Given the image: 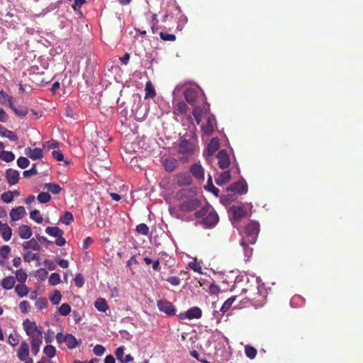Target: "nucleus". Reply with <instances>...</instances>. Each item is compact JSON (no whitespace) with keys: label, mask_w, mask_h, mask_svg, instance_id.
Instances as JSON below:
<instances>
[{"label":"nucleus","mask_w":363,"mask_h":363,"mask_svg":"<svg viewBox=\"0 0 363 363\" xmlns=\"http://www.w3.org/2000/svg\"><path fill=\"white\" fill-rule=\"evenodd\" d=\"M240 282L236 281L233 285V290L241 289L240 295L247 294L245 298L254 306H262L264 303L268 293L263 284H259L257 281L255 284L247 282L243 287L240 286Z\"/></svg>","instance_id":"f257e3e1"},{"label":"nucleus","mask_w":363,"mask_h":363,"mask_svg":"<svg viewBox=\"0 0 363 363\" xmlns=\"http://www.w3.org/2000/svg\"><path fill=\"white\" fill-rule=\"evenodd\" d=\"M26 333L29 336L31 352L36 355L39 351L40 345L43 343V332L40 327L36 325L35 322L26 319L23 323Z\"/></svg>","instance_id":"f03ea898"},{"label":"nucleus","mask_w":363,"mask_h":363,"mask_svg":"<svg viewBox=\"0 0 363 363\" xmlns=\"http://www.w3.org/2000/svg\"><path fill=\"white\" fill-rule=\"evenodd\" d=\"M190 191L183 189L177 194V199L180 200L179 209L184 212H190L196 210L201 205L200 201L196 196L187 197Z\"/></svg>","instance_id":"7ed1b4c3"},{"label":"nucleus","mask_w":363,"mask_h":363,"mask_svg":"<svg viewBox=\"0 0 363 363\" xmlns=\"http://www.w3.org/2000/svg\"><path fill=\"white\" fill-rule=\"evenodd\" d=\"M196 218H202V224L206 228L214 226L218 221L217 213L210 206L201 208L195 213Z\"/></svg>","instance_id":"20e7f679"},{"label":"nucleus","mask_w":363,"mask_h":363,"mask_svg":"<svg viewBox=\"0 0 363 363\" xmlns=\"http://www.w3.org/2000/svg\"><path fill=\"white\" fill-rule=\"evenodd\" d=\"M259 233V224L257 221H250L245 228L240 245H245L247 242L255 244Z\"/></svg>","instance_id":"39448f33"},{"label":"nucleus","mask_w":363,"mask_h":363,"mask_svg":"<svg viewBox=\"0 0 363 363\" xmlns=\"http://www.w3.org/2000/svg\"><path fill=\"white\" fill-rule=\"evenodd\" d=\"M56 340L60 344L65 343L69 349H74L79 344L72 334L63 335L62 333H58L56 335Z\"/></svg>","instance_id":"423d86ee"},{"label":"nucleus","mask_w":363,"mask_h":363,"mask_svg":"<svg viewBox=\"0 0 363 363\" xmlns=\"http://www.w3.org/2000/svg\"><path fill=\"white\" fill-rule=\"evenodd\" d=\"M201 94V90L199 87H189L186 88L184 92L186 101L191 106L196 104L199 95Z\"/></svg>","instance_id":"0eeeda50"},{"label":"nucleus","mask_w":363,"mask_h":363,"mask_svg":"<svg viewBox=\"0 0 363 363\" xmlns=\"http://www.w3.org/2000/svg\"><path fill=\"white\" fill-rule=\"evenodd\" d=\"M157 306L161 312L164 313L167 315L172 316L176 313V308L172 303L167 300H159L157 301Z\"/></svg>","instance_id":"6e6552de"},{"label":"nucleus","mask_w":363,"mask_h":363,"mask_svg":"<svg viewBox=\"0 0 363 363\" xmlns=\"http://www.w3.org/2000/svg\"><path fill=\"white\" fill-rule=\"evenodd\" d=\"M195 149L194 145L186 139L181 140L178 145V152L179 154L191 155Z\"/></svg>","instance_id":"1a4fd4ad"},{"label":"nucleus","mask_w":363,"mask_h":363,"mask_svg":"<svg viewBox=\"0 0 363 363\" xmlns=\"http://www.w3.org/2000/svg\"><path fill=\"white\" fill-rule=\"evenodd\" d=\"M209 111V105L207 103H203L202 106H196L192 111V114L199 125L201 121L203 115L208 113Z\"/></svg>","instance_id":"9d476101"},{"label":"nucleus","mask_w":363,"mask_h":363,"mask_svg":"<svg viewBox=\"0 0 363 363\" xmlns=\"http://www.w3.org/2000/svg\"><path fill=\"white\" fill-rule=\"evenodd\" d=\"M176 184L179 186H189L192 183L191 177L186 172H179L174 177Z\"/></svg>","instance_id":"9b49d317"},{"label":"nucleus","mask_w":363,"mask_h":363,"mask_svg":"<svg viewBox=\"0 0 363 363\" xmlns=\"http://www.w3.org/2000/svg\"><path fill=\"white\" fill-rule=\"evenodd\" d=\"M227 191H231L234 193H238L240 194H246L247 191V186L245 182H236L230 184L227 187Z\"/></svg>","instance_id":"f8f14e48"},{"label":"nucleus","mask_w":363,"mask_h":363,"mask_svg":"<svg viewBox=\"0 0 363 363\" xmlns=\"http://www.w3.org/2000/svg\"><path fill=\"white\" fill-rule=\"evenodd\" d=\"M218 167L222 169L228 168L230 164L229 155L225 150H220L217 154Z\"/></svg>","instance_id":"ddd939ff"},{"label":"nucleus","mask_w":363,"mask_h":363,"mask_svg":"<svg viewBox=\"0 0 363 363\" xmlns=\"http://www.w3.org/2000/svg\"><path fill=\"white\" fill-rule=\"evenodd\" d=\"M161 163L164 167L165 171L172 172L174 171L179 166L178 161L173 157H165L161 160Z\"/></svg>","instance_id":"4468645a"},{"label":"nucleus","mask_w":363,"mask_h":363,"mask_svg":"<svg viewBox=\"0 0 363 363\" xmlns=\"http://www.w3.org/2000/svg\"><path fill=\"white\" fill-rule=\"evenodd\" d=\"M201 315L202 311L199 307H192L189 308L185 313H181L179 317L182 320L185 318L191 320L194 318H199L201 317Z\"/></svg>","instance_id":"2eb2a0df"},{"label":"nucleus","mask_w":363,"mask_h":363,"mask_svg":"<svg viewBox=\"0 0 363 363\" xmlns=\"http://www.w3.org/2000/svg\"><path fill=\"white\" fill-rule=\"evenodd\" d=\"M6 179L9 185L16 184L19 181L20 174L18 171L13 169H8L6 171Z\"/></svg>","instance_id":"dca6fc26"},{"label":"nucleus","mask_w":363,"mask_h":363,"mask_svg":"<svg viewBox=\"0 0 363 363\" xmlns=\"http://www.w3.org/2000/svg\"><path fill=\"white\" fill-rule=\"evenodd\" d=\"M18 358L21 362H25L28 359L29 356V347L26 341H23L17 352Z\"/></svg>","instance_id":"f3484780"},{"label":"nucleus","mask_w":363,"mask_h":363,"mask_svg":"<svg viewBox=\"0 0 363 363\" xmlns=\"http://www.w3.org/2000/svg\"><path fill=\"white\" fill-rule=\"evenodd\" d=\"M190 173L198 180L204 179V169L198 163L192 164L190 167Z\"/></svg>","instance_id":"a211bd4d"},{"label":"nucleus","mask_w":363,"mask_h":363,"mask_svg":"<svg viewBox=\"0 0 363 363\" xmlns=\"http://www.w3.org/2000/svg\"><path fill=\"white\" fill-rule=\"evenodd\" d=\"M230 212L235 220H240L242 218L247 216V211L242 206H233L230 208Z\"/></svg>","instance_id":"6ab92c4d"},{"label":"nucleus","mask_w":363,"mask_h":363,"mask_svg":"<svg viewBox=\"0 0 363 363\" xmlns=\"http://www.w3.org/2000/svg\"><path fill=\"white\" fill-rule=\"evenodd\" d=\"M25 153L28 157H30V159H32L33 160H40L44 156L43 150L38 147H36L34 149H32L29 147H26L25 149Z\"/></svg>","instance_id":"aec40b11"},{"label":"nucleus","mask_w":363,"mask_h":363,"mask_svg":"<svg viewBox=\"0 0 363 363\" xmlns=\"http://www.w3.org/2000/svg\"><path fill=\"white\" fill-rule=\"evenodd\" d=\"M26 212L23 206H18L16 208H12L10 211V217L13 221H16L21 219Z\"/></svg>","instance_id":"412c9836"},{"label":"nucleus","mask_w":363,"mask_h":363,"mask_svg":"<svg viewBox=\"0 0 363 363\" xmlns=\"http://www.w3.org/2000/svg\"><path fill=\"white\" fill-rule=\"evenodd\" d=\"M0 233L5 241H9L11 238L12 230L7 223L0 221Z\"/></svg>","instance_id":"4be33fe9"},{"label":"nucleus","mask_w":363,"mask_h":363,"mask_svg":"<svg viewBox=\"0 0 363 363\" xmlns=\"http://www.w3.org/2000/svg\"><path fill=\"white\" fill-rule=\"evenodd\" d=\"M219 144L215 139H212L207 146V149L204 151L203 155L206 157H210L213 155L216 151L218 149Z\"/></svg>","instance_id":"5701e85b"},{"label":"nucleus","mask_w":363,"mask_h":363,"mask_svg":"<svg viewBox=\"0 0 363 363\" xmlns=\"http://www.w3.org/2000/svg\"><path fill=\"white\" fill-rule=\"evenodd\" d=\"M16 284V279L13 276H8L4 278L1 282V286L6 290H10L13 288Z\"/></svg>","instance_id":"b1692460"},{"label":"nucleus","mask_w":363,"mask_h":363,"mask_svg":"<svg viewBox=\"0 0 363 363\" xmlns=\"http://www.w3.org/2000/svg\"><path fill=\"white\" fill-rule=\"evenodd\" d=\"M18 235L22 239H28L32 235V230L30 226L21 225L18 227Z\"/></svg>","instance_id":"393cba45"},{"label":"nucleus","mask_w":363,"mask_h":363,"mask_svg":"<svg viewBox=\"0 0 363 363\" xmlns=\"http://www.w3.org/2000/svg\"><path fill=\"white\" fill-rule=\"evenodd\" d=\"M23 247L24 250H33L38 251L40 250V245L38 242L35 238H32L28 241H26L23 243Z\"/></svg>","instance_id":"a878e982"},{"label":"nucleus","mask_w":363,"mask_h":363,"mask_svg":"<svg viewBox=\"0 0 363 363\" xmlns=\"http://www.w3.org/2000/svg\"><path fill=\"white\" fill-rule=\"evenodd\" d=\"M231 179V174L230 171H225L222 172L217 179L216 183L218 186H222L228 183Z\"/></svg>","instance_id":"bb28decb"},{"label":"nucleus","mask_w":363,"mask_h":363,"mask_svg":"<svg viewBox=\"0 0 363 363\" xmlns=\"http://www.w3.org/2000/svg\"><path fill=\"white\" fill-rule=\"evenodd\" d=\"M94 306L100 312H106L108 309L107 302L103 298H97L94 302Z\"/></svg>","instance_id":"cd10ccee"},{"label":"nucleus","mask_w":363,"mask_h":363,"mask_svg":"<svg viewBox=\"0 0 363 363\" xmlns=\"http://www.w3.org/2000/svg\"><path fill=\"white\" fill-rule=\"evenodd\" d=\"M189 107L184 101H179L174 109V113L176 115L186 114L188 111Z\"/></svg>","instance_id":"c85d7f7f"},{"label":"nucleus","mask_w":363,"mask_h":363,"mask_svg":"<svg viewBox=\"0 0 363 363\" xmlns=\"http://www.w3.org/2000/svg\"><path fill=\"white\" fill-rule=\"evenodd\" d=\"M15 291L20 298H23L28 295L29 289L26 285L21 284L15 286Z\"/></svg>","instance_id":"c756f323"},{"label":"nucleus","mask_w":363,"mask_h":363,"mask_svg":"<svg viewBox=\"0 0 363 363\" xmlns=\"http://www.w3.org/2000/svg\"><path fill=\"white\" fill-rule=\"evenodd\" d=\"M213 121L211 118H208L206 124L201 126L202 130L208 135H211L214 131Z\"/></svg>","instance_id":"7c9ffc66"},{"label":"nucleus","mask_w":363,"mask_h":363,"mask_svg":"<svg viewBox=\"0 0 363 363\" xmlns=\"http://www.w3.org/2000/svg\"><path fill=\"white\" fill-rule=\"evenodd\" d=\"M45 233L50 236L57 238L58 236L63 235L64 231L58 227H47Z\"/></svg>","instance_id":"2f4dec72"},{"label":"nucleus","mask_w":363,"mask_h":363,"mask_svg":"<svg viewBox=\"0 0 363 363\" xmlns=\"http://www.w3.org/2000/svg\"><path fill=\"white\" fill-rule=\"evenodd\" d=\"M238 296V295H234L228 298L223 304L220 308V311L223 312V313L227 312L230 308L234 301L237 299Z\"/></svg>","instance_id":"473e14b6"},{"label":"nucleus","mask_w":363,"mask_h":363,"mask_svg":"<svg viewBox=\"0 0 363 363\" xmlns=\"http://www.w3.org/2000/svg\"><path fill=\"white\" fill-rule=\"evenodd\" d=\"M44 186L53 194H58L62 190L60 186L55 183H46Z\"/></svg>","instance_id":"72a5a7b5"},{"label":"nucleus","mask_w":363,"mask_h":363,"mask_svg":"<svg viewBox=\"0 0 363 363\" xmlns=\"http://www.w3.org/2000/svg\"><path fill=\"white\" fill-rule=\"evenodd\" d=\"M40 257L39 253H32L28 251L23 254V259L26 262H30L32 260H40Z\"/></svg>","instance_id":"f704fd0d"},{"label":"nucleus","mask_w":363,"mask_h":363,"mask_svg":"<svg viewBox=\"0 0 363 363\" xmlns=\"http://www.w3.org/2000/svg\"><path fill=\"white\" fill-rule=\"evenodd\" d=\"M16 274V280H17L21 284H24L27 279V274L24 272L23 269H19L15 272Z\"/></svg>","instance_id":"c9c22d12"},{"label":"nucleus","mask_w":363,"mask_h":363,"mask_svg":"<svg viewBox=\"0 0 363 363\" xmlns=\"http://www.w3.org/2000/svg\"><path fill=\"white\" fill-rule=\"evenodd\" d=\"M0 159L6 162H9L15 159V155L12 152L2 150L0 152Z\"/></svg>","instance_id":"e433bc0d"},{"label":"nucleus","mask_w":363,"mask_h":363,"mask_svg":"<svg viewBox=\"0 0 363 363\" xmlns=\"http://www.w3.org/2000/svg\"><path fill=\"white\" fill-rule=\"evenodd\" d=\"M205 188L208 191L212 192L215 196H218L220 190L218 188H216V186H214L213 182H212V178L210 175L208 177L207 184Z\"/></svg>","instance_id":"4c0bfd02"},{"label":"nucleus","mask_w":363,"mask_h":363,"mask_svg":"<svg viewBox=\"0 0 363 363\" xmlns=\"http://www.w3.org/2000/svg\"><path fill=\"white\" fill-rule=\"evenodd\" d=\"M145 98H150L152 99L155 96L156 93L155 88L153 87L152 84L148 82L145 84Z\"/></svg>","instance_id":"58836bf2"},{"label":"nucleus","mask_w":363,"mask_h":363,"mask_svg":"<svg viewBox=\"0 0 363 363\" xmlns=\"http://www.w3.org/2000/svg\"><path fill=\"white\" fill-rule=\"evenodd\" d=\"M245 353L248 358L252 359L256 357L257 351L254 347L246 345L245 347Z\"/></svg>","instance_id":"ea45409f"},{"label":"nucleus","mask_w":363,"mask_h":363,"mask_svg":"<svg viewBox=\"0 0 363 363\" xmlns=\"http://www.w3.org/2000/svg\"><path fill=\"white\" fill-rule=\"evenodd\" d=\"M37 199L40 203H46L51 200V196L48 192H40Z\"/></svg>","instance_id":"a19ab883"},{"label":"nucleus","mask_w":363,"mask_h":363,"mask_svg":"<svg viewBox=\"0 0 363 363\" xmlns=\"http://www.w3.org/2000/svg\"><path fill=\"white\" fill-rule=\"evenodd\" d=\"M73 220H74L73 215L71 212H69V211H66L65 213V214L63 215V216L60 218V220L65 225L70 224L71 222L73 221Z\"/></svg>","instance_id":"79ce46f5"},{"label":"nucleus","mask_w":363,"mask_h":363,"mask_svg":"<svg viewBox=\"0 0 363 363\" xmlns=\"http://www.w3.org/2000/svg\"><path fill=\"white\" fill-rule=\"evenodd\" d=\"M136 231L138 234L147 235L150 230L149 227L145 223H140L136 226Z\"/></svg>","instance_id":"37998d69"},{"label":"nucleus","mask_w":363,"mask_h":363,"mask_svg":"<svg viewBox=\"0 0 363 363\" xmlns=\"http://www.w3.org/2000/svg\"><path fill=\"white\" fill-rule=\"evenodd\" d=\"M30 218L38 223H41L43 220V218L38 210L31 211L30 213Z\"/></svg>","instance_id":"c03bdc74"},{"label":"nucleus","mask_w":363,"mask_h":363,"mask_svg":"<svg viewBox=\"0 0 363 363\" xmlns=\"http://www.w3.org/2000/svg\"><path fill=\"white\" fill-rule=\"evenodd\" d=\"M44 353L49 358H52L56 353L55 347L51 345H48L44 347L43 350Z\"/></svg>","instance_id":"a18cd8bd"},{"label":"nucleus","mask_w":363,"mask_h":363,"mask_svg":"<svg viewBox=\"0 0 363 363\" xmlns=\"http://www.w3.org/2000/svg\"><path fill=\"white\" fill-rule=\"evenodd\" d=\"M58 311L60 315L66 316L69 314L71 311V307L68 303H63L58 308Z\"/></svg>","instance_id":"49530a36"},{"label":"nucleus","mask_w":363,"mask_h":363,"mask_svg":"<svg viewBox=\"0 0 363 363\" xmlns=\"http://www.w3.org/2000/svg\"><path fill=\"white\" fill-rule=\"evenodd\" d=\"M52 286H55L60 282V276L58 273H52L50 274L48 280Z\"/></svg>","instance_id":"de8ad7c7"},{"label":"nucleus","mask_w":363,"mask_h":363,"mask_svg":"<svg viewBox=\"0 0 363 363\" xmlns=\"http://www.w3.org/2000/svg\"><path fill=\"white\" fill-rule=\"evenodd\" d=\"M108 157V155L106 153V152L105 151V150H102V155H101V157H95L93 160H92V163H91V165L94 167H96L99 165V162L101 160H104V159H106Z\"/></svg>","instance_id":"09e8293b"},{"label":"nucleus","mask_w":363,"mask_h":363,"mask_svg":"<svg viewBox=\"0 0 363 363\" xmlns=\"http://www.w3.org/2000/svg\"><path fill=\"white\" fill-rule=\"evenodd\" d=\"M28 112V108L26 106H19L16 107V109H14V113L16 116L19 117H24L27 115Z\"/></svg>","instance_id":"8fccbe9b"},{"label":"nucleus","mask_w":363,"mask_h":363,"mask_svg":"<svg viewBox=\"0 0 363 363\" xmlns=\"http://www.w3.org/2000/svg\"><path fill=\"white\" fill-rule=\"evenodd\" d=\"M11 252V248L9 245H3L0 247V257L2 259H7Z\"/></svg>","instance_id":"3c124183"},{"label":"nucleus","mask_w":363,"mask_h":363,"mask_svg":"<svg viewBox=\"0 0 363 363\" xmlns=\"http://www.w3.org/2000/svg\"><path fill=\"white\" fill-rule=\"evenodd\" d=\"M38 174L37 165L36 164H33L31 168L28 170H25L23 172V175L25 177H31L33 175Z\"/></svg>","instance_id":"603ef678"},{"label":"nucleus","mask_w":363,"mask_h":363,"mask_svg":"<svg viewBox=\"0 0 363 363\" xmlns=\"http://www.w3.org/2000/svg\"><path fill=\"white\" fill-rule=\"evenodd\" d=\"M30 161L25 157H20L17 160V164L21 169H25L28 167Z\"/></svg>","instance_id":"864d4df0"},{"label":"nucleus","mask_w":363,"mask_h":363,"mask_svg":"<svg viewBox=\"0 0 363 363\" xmlns=\"http://www.w3.org/2000/svg\"><path fill=\"white\" fill-rule=\"evenodd\" d=\"M1 199L6 203H11L13 200V193L11 191L4 192L1 195Z\"/></svg>","instance_id":"5fc2aeb1"},{"label":"nucleus","mask_w":363,"mask_h":363,"mask_svg":"<svg viewBox=\"0 0 363 363\" xmlns=\"http://www.w3.org/2000/svg\"><path fill=\"white\" fill-rule=\"evenodd\" d=\"M61 294L59 291H55L52 296L50 297V300L53 305H57L61 301Z\"/></svg>","instance_id":"6e6d98bb"},{"label":"nucleus","mask_w":363,"mask_h":363,"mask_svg":"<svg viewBox=\"0 0 363 363\" xmlns=\"http://www.w3.org/2000/svg\"><path fill=\"white\" fill-rule=\"evenodd\" d=\"M74 284L78 288H81L83 286L84 284V279L83 275L81 273H79L76 275L74 279Z\"/></svg>","instance_id":"4d7b16f0"},{"label":"nucleus","mask_w":363,"mask_h":363,"mask_svg":"<svg viewBox=\"0 0 363 363\" xmlns=\"http://www.w3.org/2000/svg\"><path fill=\"white\" fill-rule=\"evenodd\" d=\"M160 38L165 41H174L176 39V36L174 34H169L164 32L160 33Z\"/></svg>","instance_id":"13d9d810"},{"label":"nucleus","mask_w":363,"mask_h":363,"mask_svg":"<svg viewBox=\"0 0 363 363\" xmlns=\"http://www.w3.org/2000/svg\"><path fill=\"white\" fill-rule=\"evenodd\" d=\"M2 137L9 138L11 141H17L18 138L17 135L12 130H7Z\"/></svg>","instance_id":"bf43d9fd"},{"label":"nucleus","mask_w":363,"mask_h":363,"mask_svg":"<svg viewBox=\"0 0 363 363\" xmlns=\"http://www.w3.org/2000/svg\"><path fill=\"white\" fill-rule=\"evenodd\" d=\"M124 350H125V347L123 346H121V347H118L115 352V354H116L117 359L118 361H120L121 362H122V360L124 358V357H123Z\"/></svg>","instance_id":"052dcab7"},{"label":"nucleus","mask_w":363,"mask_h":363,"mask_svg":"<svg viewBox=\"0 0 363 363\" xmlns=\"http://www.w3.org/2000/svg\"><path fill=\"white\" fill-rule=\"evenodd\" d=\"M167 281L171 285L177 286L180 284L181 279L178 277L172 276L167 278Z\"/></svg>","instance_id":"680f3d73"},{"label":"nucleus","mask_w":363,"mask_h":363,"mask_svg":"<svg viewBox=\"0 0 363 363\" xmlns=\"http://www.w3.org/2000/svg\"><path fill=\"white\" fill-rule=\"evenodd\" d=\"M94 354L96 356H101L105 352V348L101 345H96L93 350Z\"/></svg>","instance_id":"e2e57ef3"},{"label":"nucleus","mask_w":363,"mask_h":363,"mask_svg":"<svg viewBox=\"0 0 363 363\" xmlns=\"http://www.w3.org/2000/svg\"><path fill=\"white\" fill-rule=\"evenodd\" d=\"M30 308V304L26 301H23L19 304V308L23 313H27Z\"/></svg>","instance_id":"0e129e2a"},{"label":"nucleus","mask_w":363,"mask_h":363,"mask_svg":"<svg viewBox=\"0 0 363 363\" xmlns=\"http://www.w3.org/2000/svg\"><path fill=\"white\" fill-rule=\"evenodd\" d=\"M8 342L13 347H15L16 346L18 342H19V340H18V338L17 336L16 335H13L12 334H10L9 337H8Z\"/></svg>","instance_id":"69168bd1"},{"label":"nucleus","mask_w":363,"mask_h":363,"mask_svg":"<svg viewBox=\"0 0 363 363\" xmlns=\"http://www.w3.org/2000/svg\"><path fill=\"white\" fill-rule=\"evenodd\" d=\"M251 245L250 242H247L245 245H241L243 247V250L245 252V257H250L252 255V248L249 247V245Z\"/></svg>","instance_id":"338daca9"},{"label":"nucleus","mask_w":363,"mask_h":363,"mask_svg":"<svg viewBox=\"0 0 363 363\" xmlns=\"http://www.w3.org/2000/svg\"><path fill=\"white\" fill-rule=\"evenodd\" d=\"M52 157L59 162L63 160L64 156L61 150H54L52 152Z\"/></svg>","instance_id":"774afa93"}]
</instances>
